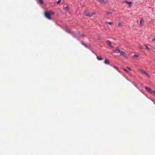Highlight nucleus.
<instances>
[{
	"label": "nucleus",
	"mask_w": 155,
	"mask_h": 155,
	"mask_svg": "<svg viewBox=\"0 0 155 155\" xmlns=\"http://www.w3.org/2000/svg\"><path fill=\"white\" fill-rule=\"evenodd\" d=\"M44 15L45 17L49 20H51V18L50 17V15L48 11L45 12Z\"/></svg>",
	"instance_id": "nucleus-1"
},
{
	"label": "nucleus",
	"mask_w": 155,
	"mask_h": 155,
	"mask_svg": "<svg viewBox=\"0 0 155 155\" xmlns=\"http://www.w3.org/2000/svg\"><path fill=\"white\" fill-rule=\"evenodd\" d=\"M84 14L86 16H89V17H91L93 15H95L96 14V13L95 12L93 13H91V12H88V13H86V12H84Z\"/></svg>",
	"instance_id": "nucleus-2"
},
{
	"label": "nucleus",
	"mask_w": 155,
	"mask_h": 155,
	"mask_svg": "<svg viewBox=\"0 0 155 155\" xmlns=\"http://www.w3.org/2000/svg\"><path fill=\"white\" fill-rule=\"evenodd\" d=\"M138 71L140 73H141L142 74H145L148 77L149 76L148 74H147V73L143 70L139 69H138Z\"/></svg>",
	"instance_id": "nucleus-3"
},
{
	"label": "nucleus",
	"mask_w": 155,
	"mask_h": 155,
	"mask_svg": "<svg viewBox=\"0 0 155 155\" xmlns=\"http://www.w3.org/2000/svg\"><path fill=\"white\" fill-rule=\"evenodd\" d=\"M145 89L149 93H152V91L151 90L150 88L149 87H145Z\"/></svg>",
	"instance_id": "nucleus-4"
},
{
	"label": "nucleus",
	"mask_w": 155,
	"mask_h": 155,
	"mask_svg": "<svg viewBox=\"0 0 155 155\" xmlns=\"http://www.w3.org/2000/svg\"><path fill=\"white\" fill-rule=\"evenodd\" d=\"M123 3H127L128 4L129 7H131L132 4V2L131 1L128 2L127 1H124Z\"/></svg>",
	"instance_id": "nucleus-5"
},
{
	"label": "nucleus",
	"mask_w": 155,
	"mask_h": 155,
	"mask_svg": "<svg viewBox=\"0 0 155 155\" xmlns=\"http://www.w3.org/2000/svg\"><path fill=\"white\" fill-rule=\"evenodd\" d=\"M120 54L123 56L125 58H127V54L125 53L124 52H123L122 51H121L120 52Z\"/></svg>",
	"instance_id": "nucleus-6"
},
{
	"label": "nucleus",
	"mask_w": 155,
	"mask_h": 155,
	"mask_svg": "<svg viewBox=\"0 0 155 155\" xmlns=\"http://www.w3.org/2000/svg\"><path fill=\"white\" fill-rule=\"evenodd\" d=\"M99 2L101 3H106L107 2V1L106 0H97Z\"/></svg>",
	"instance_id": "nucleus-7"
},
{
	"label": "nucleus",
	"mask_w": 155,
	"mask_h": 155,
	"mask_svg": "<svg viewBox=\"0 0 155 155\" xmlns=\"http://www.w3.org/2000/svg\"><path fill=\"white\" fill-rule=\"evenodd\" d=\"M104 63L106 64H109V61L107 59H106L104 61Z\"/></svg>",
	"instance_id": "nucleus-8"
},
{
	"label": "nucleus",
	"mask_w": 155,
	"mask_h": 155,
	"mask_svg": "<svg viewBox=\"0 0 155 155\" xmlns=\"http://www.w3.org/2000/svg\"><path fill=\"white\" fill-rule=\"evenodd\" d=\"M121 51H120V49H117L115 50L114 51V52L115 53H120Z\"/></svg>",
	"instance_id": "nucleus-9"
},
{
	"label": "nucleus",
	"mask_w": 155,
	"mask_h": 155,
	"mask_svg": "<svg viewBox=\"0 0 155 155\" xmlns=\"http://www.w3.org/2000/svg\"><path fill=\"white\" fill-rule=\"evenodd\" d=\"M106 43L107 45H109V46L112 47V46L111 45V42L110 41L108 40L107 41Z\"/></svg>",
	"instance_id": "nucleus-10"
},
{
	"label": "nucleus",
	"mask_w": 155,
	"mask_h": 155,
	"mask_svg": "<svg viewBox=\"0 0 155 155\" xmlns=\"http://www.w3.org/2000/svg\"><path fill=\"white\" fill-rule=\"evenodd\" d=\"M64 9L66 10H68L69 9V6L68 5H65L64 6Z\"/></svg>",
	"instance_id": "nucleus-11"
},
{
	"label": "nucleus",
	"mask_w": 155,
	"mask_h": 155,
	"mask_svg": "<svg viewBox=\"0 0 155 155\" xmlns=\"http://www.w3.org/2000/svg\"><path fill=\"white\" fill-rule=\"evenodd\" d=\"M48 12L50 15H54L55 14V13L54 12H52V11H48Z\"/></svg>",
	"instance_id": "nucleus-12"
},
{
	"label": "nucleus",
	"mask_w": 155,
	"mask_h": 155,
	"mask_svg": "<svg viewBox=\"0 0 155 155\" xmlns=\"http://www.w3.org/2000/svg\"><path fill=\"white\" fill-rule=\"evenodd\" d=\"M105 23L106 24H108L109 25H111L113 24V22H108L105 21Z\"/></svg>",
	"instance_id": "nucleus-13"
},
{
	"label": "nucleus",
	"mask_w": 155,
	"mask_h": 155,
	"mask_svg": "<svg viewBox=\"0 0 155 155\" xmlns=\"http://www.w3.org/2000/svg\"><path fill=\"white\" fill-rule=\"evenodd\" d=\"M113 67L114 68L117 70L119 72H120V71L118 70V68L117 66H114Z\"/></svg>",
	"instance_id": "nucleus-14"
},
{
	"label": "nucleus",
	"mask_w": 155,
	"mask_h": 155,
	"mask_svg": "<svg viewBox=\"0 0 155 155\" xmlns=\"http://www.w3.org/2000/svg\"><path fill=\"white\" fill-rule=\"evenodd\" d=\"M143 19L140 20V25H141L142 23H143Z\"/></svg>",
	"instance_id": "nucleus-15"
},
{
	"label": "nucleus",
	"mask_w": 155,
	"mask_h": 155,
	"mask_svg": "<svg viewBox=\"0 0 155 155\" xmlns=\"http://www.w3.org/2000/svg\"><path fill=\"white\" fill-rule=\"evenodd\" d=\"M97 58L98 60H103V58H102L99 57L97 56Z\"/></svg>",
	"instance_id": "nucleus-16"
},
{
	"label": "nucleus",
	"mask_w": 155,
	"mask_h": 155,
	"mask_svg": "<svg viewBox=\"0 0 155 155\" xmlns=\"http://www.w3.org/2000/svg\"><path fill=\"white\" fill-rule=\"evenodd\" d=\"M144 46L145 47V48L146 49H147V50L150 49L149 48V47H148V46L147 45H144Z\"/></svg>",
	"instance_id": "nucleus-17"
},
{
	"label": "nucleus",
	"mask_w": 155,
	"mask_h": 155,
	"mask_svg": "<svg viewBox=\"0 0 155 155\" xmlns=\"http://www.w3.org/2000/svg\"><path fill=\"white\" fill-rule=\"evenodd\" d=\"M39 2L41 4H42L43 3V1L42 0H39Z\"/></svg>",
	"instance_id": "nucleus-18"
},
{
	"label": "nucleus",
	"mask_w": 155,
	"mask_h": 155,
	"mask_svg": "<svg viewBox=\"0 0 155 155\" xmlns=\"http://www.w3.org/2000/svg\"><path fill=\"white\" fill-rule=\"evenodd\" d=\"M61 2V0H58L57 2V3L58 4H59L60 2Z\"/></svg>",
	"instance_id": "nucleus-19"
},
{
	"label": "nucleus",
	"mask_w": 155,
	"mask_h": 155,
	"mask_svg": "<svg viewBox=\"0 0 155 155\" xmlns=\"http://www.w3.org/2000/svg\"><path fill=\"white\" fill-rule=\"evenodd\" d=\"M106 14L107 15H109L110 14H112V13L111 12H107Z\"/></svg>",
	"instance_id": "nucleus-20"
},
{
	"label": "nucleus",
	"mask_w": 155,
	"mask_h": 155,
	"mask_svg": "<svg viewBox=\"0 0 155 155\" xmlns=\"http://www.w3.org/2000/svg\"><path fill=\"white\" fill-rule=\"evenodd\" d=\"M82 44L83 45H84L85 47H86L87 48V45L85 44H84V43H82Z\"/></svg>",
	"instance_id": "nucleus-21"
},
{
	"label": "nucleus",
	"mask_w": 155,
	"mask_h": 155,
	"mask_svg": "<svg viewBox=\"0 0 155 155\" xmlns=\"http://www.w3.org/2000/svg\"><path fill=\"white\" fill-rule=\"evenodd\" d=\"M134 57H139V55H136V54H134Z\"/></svg>",
	"instance_id": "nucleus-22"
},
{
	"label": "nucleus",
	"mask_w": 155,
	"mask_h": 155,
	"mask_svg": "<svg viewBox=\"0 0 155 155\" xmlns=\"http://www.w3.org/2000/svg\"><path fill=\"white\" fill-rule=\"evenodd\" d=\"M127 68L129 70V71H131V69L130 68L128 67H127Z\"/></svg>",
	"instance_id": "nucleus-23"
},
{
	"label": "nucleus",
	"mask_w": 155,
	"mask_h": 155,
	"mask_svg": "<svg viewBox=\"0 0 155 155\" xmlns=\"http://www.w3.org/2000/svg\"><path fill=\"white\" fill-rule=\"evenodd\" d=\"M123 70H124L125 72H127V73H128V71H127V70L125 69V68H124V69H123Z\"/></svg>",
	"instance_id": "nucleus-24"
},
{
	"label": "nucleus",
	"mask_w": 155,
	"mask_h": 155,
	"mask_svg": "<svg viewBox=\"0 0 155 155\" xmlns=\"http://www.w3.org/2000/svg\"><path fill=\"white\" fill-rule=\"evenodd\" d=\"M152 93H153L155 95V91H152Z\"/></svg>",
	"instance_id": "nucleus-25"
},
{
	"label": "nucleus",
	"mask_w": 155,
	"mask_h": 155,
	"mask_svg": "<svg viewBox=\"0 0 155 155\" xmlns=\"http://www.w3.org/2000/svg\"><path fill=\"white\" fill-rule=\"evenodd\" d=\"M152 41H154L155 40V38H153L152 40Z\"/></svg>",
	"instance_id": "nucleus-26"
},
{
	"label": "nucleus",
	"mask_w": 155,
	"mask_h": 155,
	"mask_svg": "<svg viewBox=\"0 0 155 155\" xmlns=\"http://www.w3.org/2000/svg\"><path fill=\"white\" fill-rule=\"evenodd\" d=\"M121 25V23H119L118 24V26H120V25Z\"/></svg>",
	"instance_id": "nucleus-27"
},
{
	"label": "nucleus",
	"mask_w": 155,
	"mask_h": 155,
	"mask_svg": "<svg viewBox=\"0 0 155 155\" xmlns=\"http://www.w3.org/2000/svg\"><path fill=\"white\" fill-rule=\"evenodd\" d=\"M154 104H155V102H154Z\"/></svg>",
	"instance_id": "nucleus-28"
}]
</instances>
